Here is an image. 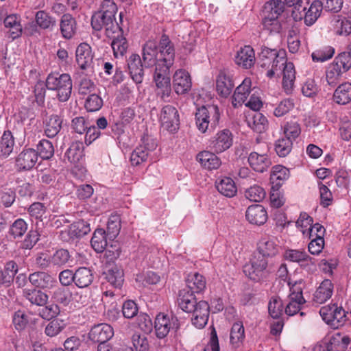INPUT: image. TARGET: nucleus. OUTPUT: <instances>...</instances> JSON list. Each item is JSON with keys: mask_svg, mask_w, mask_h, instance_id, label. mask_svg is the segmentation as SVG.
<instances>
[{"mask_svg": "<svg viewBox=\"0 0 351 351\" xmlns=\"http://www.w3.org/2000/svg\"><path fill=\"white\" fill-rule=\"evenodd\" d=\"M245 217L250 223L261 226L267 221V213L262 205L253 204L247 208Z\"/></svg>", "mask_w": 351, "mask_h": 351, "instance_id": "nucleus-22", "label": "nucleus"}, {"mask_svg": "<svg viewBox=\"0 0 351 351\" xmlns=\"http://www.w3.org/2000/svg\"><path fill=\"white\" fill-rule=\"evenodd\" d=\"M38 160L37 153L32 148H24L15 158V167L19 171H29Z\"/></svg>", "mask_w": 351, "mask_h": 351, "instance_id": "nucleus-11", "label": "nucleus"}, {"mask_svg": "<svg viewBox=\"0 0 351 351\" xmlns=\"http://www.w3.org/2000/svg\"><path fill=\"white\" fill-rule=\"evenodd\" d=\"M27 230V223L23 219H18L11 225L9 233L14 239H16L23 237Z\"/></svg>", "mask_w": 351, "mask_h": 351, "instance_id": "nucleus-58", "label": "nucleus"}, {"mask_svg": "<svg viewBox=\"0 0 351 351\" xmlns=\"http://www.w3.org/2000/svg\"><path fill=\"white\" fill-rule=\"evenodd\" d=\"M91 26L95 31H100L103 27L106 29V35L110 37L111 34H114L116 29L122 32V29L117 22H113L110 18L101 12H95L91 18Z\"/></svg>", "mask_w": 351, "mask_h": 351, "instance_id": "nucleus-12", "label": "nucleus"}, {"mask_svg": "<svg viewBox=\"0 0 351 351\" xmlns=\"http://www.w3.org/2000/svg\"><path fill=\"white\" fill-rule=\"evenodd\" d=\"M158 62L157 64L171 67L174 62V45L166 34H162L158 44Z\"/></svg>", "mask_w": 351, "mask_h": 351, "instance_id": "nucleus-8", "label": "nucleus"}, {"mask_svg": "<svg viewBox=\"0 0 351 351\" xmlns=\"http://www.w3.org/2000/svg\"><path fill=\"white\" fill-rule=\"evenodd\" d=\"M52 265L57 268H62L72 262L69 252L65 249L57 250L53 254H51Z\"/></svg>", "mask_w": 351, "mask_h": 351, "instance_id": "nucleus-43", "label": "nucleus"}, {"mask_svg": "<svg viewBox=\"0 0 351 351\" xmlns=\"http://www.w3.org/2000/svg\"><path fill=\"white\" fill-rule=\"evenodd\" d=\"M274 263L260 254L254 252L250 262L243 266V272L252 280L259 282L274 271Z\"/></svg>", "mask_w": 351, "mask_h": 351, "instance_id": "nucleus-4", "label": "nucleus"}, {"mask_svg": "<svg viewBox=\"0 0 351 351\" xmlns=\"http://www.w3.org/2000/svg\"><path fill=\"white\" fill-rule=\"evenodd\" d=\"M252 82L250 78H245L243 82L238 86L232 97V104L234 108H237L243 105L250 94Z\"/></svg>", "mask_w": 351, "mask_h": 351, "instance_id": "nucleus-21", "label": "nucleus"}, {"mask_svg": "<svg viewBox=\"0 0 351 351\" xmlns=\"http://www.w3.org/2000/svg\"><path fill=\"white\" fill-rule=\"evenodd\" d=\"M65 327L64 321L59 319L51 320L45 328V334L49 337H55L58 335Z\"/></svg>", "mask_w": 351, "mask_h": 351, "instance_id": "nucleus-59", "label": "nucleus"}, {"mask_svg": "<svg viewBox=\"0 0 351 351\" xmlns=\"http://www.w3.org/2000/svg\"><path fill=\"white\" fill-rule=\"evenodd\" d=\"M35 21L36 24L43 29H51L56 24L55 18L44 10H39L36 12Z\"/></svg>", "mask_w": 351, "mask_h": 351, "instance_id": "nucleus-50", "label": "nucleus"}, {"mask_svg": "<svg viewBox=\"0 0 351 351\" xmlns=\"http://www.w3.org/2000/svg\"><path fill=\"white\" fill-rule=\"evenodd\" d=\"M250 166L256 172L263 173L271 166V162L266 154L252 152L248 157Z\"/></svg>", "mask_w": 351, "mask_h": 351, "instance_id": "nucleus-23", "label": "nucleus"}, {"mask_svg": "<svg viewBox=\"0 0 351 351\" xmlns=\"http://www.w3.org/2000/svg\"><path fill=\"white\" fill-rule=\"evenodd\" d=\"M332 22L337 34L347 36L351 32V22L346 18H341L339 16H335Z\"/></svg>", "mask_w": 351, "mask_h": 351, "instance_id": "nucleus-52", "label": "nucleus"}, {"mask_svg": "<svg viewBox=\"0 0 351 351\" xmlns=\"http://www.w3.org/2000/svg\"><path fill=\"white\" fill-rule=\"evenodd\" d=\"M23 296L32 304L44 306L48 300V295L36 288H25L23 290Z\"/></svg>", "mask_w": 351, "mask_h": 351, "instance_id": "nucleus-30", "label": "nucleus"}, {"mask_svg": "<svg viewBox=\"0 0 351 351\" xmlns=\"http://www.w3.org/2000/svg\"><path fill=\"white\" fill-rule=\"evenodd\" d=\"M93 271L88 267H80L75 271V285L79 288L89 287L94 280Z\"/></svg>", "mask_w": 351, "mask_h": 351, "instance_id": "nucleus-29", "label": "nucleus"}, {"mask_svg": "<svg viewBox=\"0 0 351 351\" xmlns=\"http://www.w3.org/2000/svg\"><path fill=\"white\" fill-rule=\"evenodd\" d=\"M286 4L293 7L291 16L295 21L304 19L307 26H311L320 16L324 3L315 0L310 4V0H285Z\"/></svg>", "mask_w": 351, "mask_h": 351, "instance_id": "nucleus-3", "label": "nucleus"}, {"mask_svg": "<svg viewBox=\"0 0 351 351\" xmlns=\"http://www.w3.org/2000/svg\"><path fill=\"white\" fill-rule=\"evenodd\" d=\"M177 302L183 311L193 313L191 322L195 327L202 328L206 325L210 311V306L207 302H197L193 292L183 289L178 293Z\"/></svg>", "mask_w": 351, "mask_h": 351, "instance_id": "nucleus-2", "label": "nucleus"}, {"mask_svg": "<svg viewBox=\"0 0 351 351\" xmlns=\"http://www.w3.org/2000/svg\"><path fill=\"white\" fill-rule=\"evenodd\" d=\"M325 74L327 84L335 87L339 83L343 73L338 66L332 62L327 66Z\"/></svg>", "mask_w": 351, "mask_h": 351, "instance_id": "nucleus-44", "label": "nucleus"}, {"mask_svg": "<svg viewBox=\"0 0 351 351\" xmlns=\"http://www.w3.org/2000/svg\"><path fill=\"white\" fill-rule=\"evenodd\" d=\"M289 302L285 308V313L289 316H293L298 313H300L301 316L305 315L304 312L300 311L302 309V305L306 302H301L300 300H292L291 298H288Z\"/></svg>", "mask_w": 351, "mask_h": 351, "instance_id": "nucleus-61", "label": "nucleus"}, {"mask_svg": "<svg viewBox=\"0 0 351 351\" xmlns=\"http://www.w3.org/2000/svg\"><path fill=\"white\" fill-rule=\"evenodd\" d=\"M63 119L58 114H51L44 121V132L48 138H54L62 129Z\"/></svg>", "mask_w": 351, "mask_h": 351, "instance_id": "nucleus-28", "label": "nucleus"}, {"mask_svg": "<svg viewBox=\"0 0 351 351\" xmlns=\"http://www.w3.org/2000/svg\"><path fill=\"white\" fill-rule=\"evenodd\" d=\"M103 106L102 99L97 94L90 95L86 100L85 108L89 112L99 110Z\"/></svg>", "mask_w": 351, "mask_h": 351, "instance_id": "nucleus-63", "label": "nucleus"}, {"mask_svg": "<svg viewBox=\"0 0 351 351\" xmlns=\"http://www.w3.org/2000/svg\"><path fill=\"white\" fill-rule=\"evenodd\" d=\"M350 341L348 336L342 335L339 332L335 333L327 342L328 351H346Z\"/></svg>", "mask_w": 351, "mask_h": 351, "instance_id": "nucleus-32", "label": "nucleus"}, {"mask_svg": "<svg viewBox=\"0 0 351 351\" xmlns=\"http://www.w3.org/2000/svg\"><path fill=\"white\" fill-rule=\"evenodd\" d=\"M28 280L34 288L50 289L56 283L54 277L45 271H35L30 274Z\"/></svg>", "mask_w": 351, "mask_h": 351, "instance_id": "nucleus-16", "label": "nucleus"}, {"mask_svg": "<svg viewBox=\"0 0 351 351\" xmlns=\"http://www.w3.org/2000/svg\"><path fill=\"white\" fill-rule=\"evenodd\" d=\"M37 157L38 156L43 160H49L54 155V147L52 143L46 139H42L37 145Z\"/></svg>", "mask_w": 351, "mask_h": 351, "instance_id": "nucleus-47", "label": "nucleus"}, {"mask_svg": "<svg viewBox=\"0 0 351 351\" xmlns=\"http://www.w3.org/2000/svg\"><path fill=\"white\" fill-rule=\"evenodd\" d=\"M83 146L80 142H73L67 149L64 157L71 163H76L83 156Z\"/></svg>", "mask_w": 351, "mask_h": 351, "instance_id": "nucleus-48", "label": "nucleus"}, {"mask_svg": "<svg viewBox=\"0 0 351 351\" xmlns=\"http://www.w3.org/2000/svg\"><path fill=\"white\" fill-rule=\"evenodd\" d=\"M127 66L131 77L136 84L142 82L144 75L143 65L139 55L132 53L127 60Z\"/></svg>", "mask_w": 351, "mask_h": 351, "instance_id": "nucleus-19", "label": "nucleus"}, {"mask_svg": "<svg viewBox=\"0 0 351 351\" xmlns=\"http://www.w3.org/2000/svg\"><path fill=\"white\" fill-rule=\"evenodd\" d=\"M285 3L280 0H271L266 2L263 9V16L278 18L285 10Z\"/></svg>", "mask_w": 351, "mask_h": 351, "instance_id": "nucleus-36", "label": "nucleus"}, {"mask_svg": "<svg viewBox=\"0 0 351 351\" xmlns=\"http://www.w3.org/2000/svg\"><path fill=\"white\" fill-rule=\"evenodd\" d=\"M280 247L276 239L271 237H263L258 243L257 252L256 253L263 255L269 259L275 256L279 252Z\"/></svg>", "mask_w": 351, "mask_h": 351, "instance_id": "nucleus-20", "label": "nucleus"}, {"mask_svg": "<svg viewBox=\"0 0 351 351\" xmlns=\"http://www.w3.org/2000/svg\"><path fill=\"white\" fill-rule=\"evenodd\" d=\"M336 66L341 69L345 73L351 69V54L350 52H342L339 53L332 62Z\"/></svg>", "mask_w": 351, "mask_h": 351, "instance_id": "nucleus-56", "label": "nucleus"}, {"mask_svg": "<svg viewBox=\"0 0 351 351\" xmlns=\"http://www.w3.org/2000/svg\"><path fill=\"white\" fill-rule=\"evenodd\" d=\"M192 86L189 73L184 69L177 70L173 75V88L178 95L188 93Z\"/></svg>", "mask_w": 351, "mask_h": 351, "instance_id": "nucleus-13", "label": "nucleus"}, {"mask_svg": "<svg viewBox=\"0 0 351 351\" xmlns=\"http://www.w3.org/2000/svg\"><path fill=\"white\" fill-rule=\"evenodd\" d=\"M235 62L244 69L251 68L255 62V54L252 47L247 45L241 48L235 57Z\"/></svg>", "mask_w": 351, "mask_h": 351, "instance_id": "nucleus-26", "label": "nucleus"}, {"mask_svg": "<svg viewBox=\"0 0 351 351\" xmlns=\"http://www.w3.org/2000/svg\"><path fill=\"white\" fill-rule=\"evenodd\" d=\"M90 232V227L88 222L80 219L71 224L67 230L62 232L61 235L66 234L70 239L81 238Z\"/></svg>", "mask_w": 351, "mask_h": 351, "instance_id": "nucleus-24", "label": "nucleus"}, {"mask_svg": "<svg viewBox=\"0 0 351 351\" xmlns=\"http://www.w3.org/2000/svg\"><path fill=\"white\" fill-rule=\"evenodd\" d=\"M105 278L114 287L121 288L123 284V269L114 266L104 272Z\"/></svg>", "mask_w": 351, "mask_h": 351, "instance_id": "nucleus-42", "label": "nucleus"}, {"mask_svg": "<svg viewBox=\"0 0 351 351\" xmlns=\"http://www.w3.org/2000/svg\"><path fill=\"white\" fill-rule=\"evenodd\" d=\"M186 289H189L193 293L195 292L199 293L202 291L206 287L205 278L198 273L189 275L186 278Z\"/></svg>", "mask_w": 351, "mask_h": 351, "instance_id": "nucleus-39", "label": "nucleus"}, {"mask_svg": "<svg viewBox=\"0 0 351 351\" xmlns=\"http://www.w3.org/2000/svg\"><path fill=\"white\" fill-rule=\"evenodd\" d=\"M333 101L339 105H346L351 102V83L340 84L334 92Z\"/></svg>", "mask_w": 351, "mask_h": 351, "instance_id": "nucleus-34", "label": "nucleus"}, {"mask_svg": "<svg viewBox=\"0 0 351 351\" xmlns=\"http://www.w3.org/2000/svg\"><path fill=\"white\" fill-rule=\"evenodd\" d=\"M266 193L263 188L254 185L245 191V196L252 202H259L265 197Z\"/></svg>", "mask_w": 351, "mask_h": 351, "instance_id": "nucleus-57", "label": "nucleus"}, {"mask_svg": "<svg viewBox=\"0 0 351 351\" xmlns=\"http://www.w3.org/2000/svg\"><path fill=\"white\" fill-rule=\"evenodd\" d=\"M75 19L70 14H64L60 20V29L63 38H71L76 32Z\"/></svg>", "mask_w": 351, "mask_h": 351, "instance_id": "nucleus-25", "label": "nucleus"}, {"mask_svg": "<svg viewBox=\"0 0 351 351\" xmlns=\"http://www.w3.org/2000/svg\"><path fill=\"white\" fill-rule=\"evenodd\" d=\"M121 230V219L118 215L110 217L107 223L106 234L110 241H113L119 234Z\"/></svg>", "mask_w": 351, "mask_h": 351, "instance_id": "nucleus-51", "label": "nucleus"}, {"mask_svg": "<svg viewBox=\"0 0 351 351\" xmlns=\"http://www.w3.org/2000/svg\"><path fill=\"white\" fill-rule=\"evenodd\" d=\"M340 306L337 304H332L330 305L322 306L319 310V314L323 320L328 324L332 323V319H334L335 314L338 311Z\"/></svg>", "mask_w": 351, "mask_h": 351, "instance_id": "nucleus-62", "label": "nucleus"}, {"mask_svg": "<svg viewBox=\"0 0 351 351\" xmlns=\"http://www.w3.org/2000/svg\"><path fill=\"white\" fill-rule=\"evenodd\" d=\"M335 54V49L331 46H324L312 53L311 57L314 62H325L330 59Z\"/></svg>", "mask_w": 351, "mask_h": 351, "instance_id": "nucleus-54", "label": "nucleus"}, {"mask_svg": "<svg viewBox=\"0 0 351 351\" xmlns=\"http://www.w3.org/2000/svg\"><path fill=\"white\" fill-rule=\"evenodd\" d=\"M108 239L106 231L103 228L96 229L90 240L92 247L97 253L103 252L108 246Z\"/></svg>", "mask_w": 351, "mask_h": 351, "instance_id": "nucleus-38", "label": "nucleus"}, {"mask_svg": "<svg viewBox=\"0 0 351 351\" xmlns=\"http://www.w3.org/2000/svg\"><path fill=\"white\" fill-rule=\"evenodd\" d=\"M147 161L151 162V156L143 151L142 147H136L132 152L130 156L132 165L138 166Z\"/></svg>", "mask_w": 351, "mask_h": 351, "instance_id": "nucleus-55", "label": "nucleus"}, {"mask_svg": "<svg viewBox=\"0 0 351 351\" xmlns=\"http://www.w3.org/2000/svg\"><path fill=\"white\" fill-rule=\"evenodd\" d=\"M248 125L257 133H263L268 127V121L263 114L256 112L252 119L248 120Z\"/></svg>", "mask_w": 351, "mask_h": 351, "instance_id": "nucleus-45", "label": "nucleus"}, {"mask_svg": "<svg viewBox=\"0 0 351 351\" xmlns=\"http://www.w3.org/2000/svg\"><path fill=\"white\" fill-rule=\"evenodd\" d=\"M216 188L221 195L228 197H232L237 193V188L234 180L228 177L217 180L216 182Z\"/></svg>", "mask_w": 351, "mask_h": 351, "instance_id": "nucleus-35", "label": "nucleus"}, {"mask_svg": "<svg viewBox=\"0 0 351 351\" xmlns=\"http://www.w3.org/2000/svg\"><path fill=\"white\" fill-rule=\"evenodd\" d=\"M156 64L154 73V81L156 86V95L165 101L169 100L171 93L170 68Z\"/></svg>", "mask_w": 351, "mask_h": 351, "instance_id": "nucleus-7", "label": "nucleus"}, {"mask_svg": "<svg viewBox=\"0 0 351 351\" xmlns=\"http://www.w3.org/2000/svg\"><path fill=\"white\" fill-rule=\"evenodd\" d=\"M333 292V285L330 280L322 281L314 293V301L318 304L324 303L331 298Z\"/></svg>", "mask_w": 351, "mask_h": 351, "instance_id": "nucleus-33", "label": "nucleus"}, {"mask_svg": "<svg viewBox=\"0 0 351 351\" xmlns=\"http://www.w3.org/2000/svg\"><path fill=\"white\" fill-rule=\"evenodd\" d=\"M197 160L201 165L208 170L217 169L221 165L220 158L214 153L208 151H203L197 155Z\"/></svg>", "mask_w": 351, "mask_h": 351, "instance_id": "nucleus-31", "label": "nucleus"}, {"mask_svg": "<svg viewBox=\"0 0 351 351\" xmlns=\"http://www.w3.org/2000/svg\"><path fill=\"white\" fill-rule=\"evenodd\" d=\"M143 61L145 67L156 66L158 62V44L154 40H147L143 47Z\"/></svg>", "mask_w": 351, "mask_h": 351, "instance_id": "nucleus-18", "label": "nucleus"}, {"mask_svg": "<svg viewBox=\"0 0 351 351\" xmlns=\"http://www.w3.org/2000/svg\"><path fill=\"white\" fill-rule=\"evenodd\" d=\"M233 143V136L232 132L224 129L217 133L213 139L210 141V147L217 153H221L228 149Z\"/></svg>", "mask_w": 351, "mask_h": 351, "instance_id": "nucleus-14", "label": "nucleus"}, {"mask_svg": "<svg viewBox=\"0 0 351 351\" xmlns=\"http://www.w3.org/2000/svg\"><path fill=\"white\" fill-rule=\"evenodd\" d=\"M76 62L82 70H86L92 67L93 55L91 47L87 43H81L75 51Z\"/></svg>", "mask_w": 351, "mask_h": 351, "instance_id": "nucleus-17", "label": "nucleus"}, {"mask_svg": "<svg viewBox=\"0 0 351 351\" xmlns=\"http://www.w3.org/2000/svg\"><path fill=\"white\" fill-rule=\"evenodd\" d=\"M15 145L14 138L10 130L5 131L0 139V156L8 158L13 152Z\"/></svg>", "mask_w": 351, "mask_h": 351, "instance_id": "nucleus-37", "label": "nucleus"}, {"mask_svg": "<svg viewBox=\"0 0 351 351\" xmlns=\"http://www.w3.org/2000/svg\"><path fill=\"white\" fill-rule=\"evenodd\" d=\"M46 86L49 90L57 92V98L60 102L68 101L71 95L72 80L67 73H49L46 79Z\"/></svg>", "mask_w": 351, "mask_h": 351, "instance_id": "nucleus-5", "label": "nucleus"}, {"mask_svg": "<svg viewBox=\"0 0 351 351\" xmlns=\"http://www.w3.org/2000/svg\"><path fill=\"white\" fill-rule=\"evenodd\" d=\"M179 327L180 323L176 316L171 315V317H169L160 313L157 315L155 319L154 328L158 338H165L171 329L178 330Z\"/></svg>", "mask_w": 351, "mask_h": 351, "instance_id": "nucleus-9", "label": "nucleus"}, {"mask_svg": "<svg viewBox=\"0 0 351 351\" xmlns=\"http://www.w3.org/2000/svg\"><path fill=\"white\" fill-rule=\"evenodd\" d=\"M245 339V330L241 322H235L230 330V342L234 348L240 347Z\"/></svg>", "mask_w": 351, "mask_h": 351, "instance_id": "nucleus-41", "label": "nucleus"}, {"mask_svg": "<svg viewBox=\"0 0 351 351\" xmlns=\"http://www.w3.org/2000/svg\"><path fill=\"white\" fill-rule=\"evenodd\" d=\"M258 63L263 68L267 69V75L272 77L278 71L282 73V87L287 94H290L293 88L295 71L292 62H287L285 51H278L263 47L258 54Z\"/></svg>", "mask_w": 351, "mask_h": 351, "instance_id": "nucleus-1", "label": "nucleus"}, {"mask_svg": "<svg viewBox=\"0 0 351 351\" xmlns=\"http://www.w3.org/2000/svg\"><path fill=\"white\" fill-rule=\"evenodd\" d=\"M159 119L162 127L170 132H176L179 129V113L171 105H166L162 108Z\"/></svg>", "mask_w": 351, "mask_h": 351, "instance_id": "nucleus-10", "label": "nucleus"}, {"mask_svg": "<svg viewBox=\"0 0 351 351\" xmlns=\"http://www.w3.org/2000/svg\"><path fill=\"white\" fill-rule=\"evenodd\" d=\"M132 342L136 351H148L149 343L144 335L134 333L132 337Z\"/></svg>", "mask_w": 351, "mask_h": 351, "instance_id": "nucleus-64", "label": "nucleus"}, {"mask_svg": "<svg viewBox=\"0 0 351 351\" xmlns=\"http://www.w3.org/2000/svg\"><path fill=\"white\" fill-rule=\"evenodd\" d=\"M292 145L291 138L282 136L275 141V151L280 157H285L291 152Z\"/></svg>", "mask_w": 351, "mask_h": 351, "instance_id": "nucleus-46", "label": "nucleus"}, {"mask_svg": "<svg viewBox=\"0 0 351 351\" xmlns=\"http://www.w3.org/2000/svg\"><path fill=\"white\" fill-rule=\"evenodd\" d=\"M111 46L114 57L118 58L125 55L128 48V43L127 39L121 34L117 37L114 36Z\"/></svg>", "mask_w": 351, "mask_h": 351, "instance_id": "nucleus-49", "label": "nucleus"}, {"mask_svg": "<svg viewBox=\"0 0 351 351\" xmlns=\"http://www.w3.org/2000/svg\"><path fill=\"white\" fill-rule=\"evenodd\" d=\"M220 119L217 106L208 105L197 108L195 112V124L202 133L213 130Z\"/></svg>", "mask_w": 351, "mask_h": 351, "instance_id": "nucleus-6", "label": "nucleus"}, {"mask_svg": "<svg viewBox=\"0 0 351 351\" xmlns=\"http://www.w3.org/2000/svg\"><path fill=\"white\" fill-rule=\"evenodd\" d=\"M114 335L112 327L108 324H99L95 325L88 333V338L94 342L108 341Z\"/></svg>", "mask_w": 351, "mask_h": 351, "instance_id": "nucleus-15", "label": "nucleus"}, {"mask_svg": "<svg viewBox=\"0 0 351 351\" xmlns=\"http://www.w3.org/2000/svg\"><path fill=\"white\" fill-rule=\"evenodd\" d=\"M234 86L232 77L224 72H221L216 80V89L219 95L227 97Z\"/></svg>", "mask_w": 351, "mask_h": 351, "instance_id": "nucleus-27", "label": "nucleus"}, {"mask_svg": "<svg viewBox=\"0 0 351 351\" xmlns=\"http://www.w3.org/2000/svg\"><path fill=\"white\" fill-rule=\"evenodd\" d=\"M158 144L156 140L153 137L144 135L141 138V143L138 146L142 147L143 151L151 156V162H155L158 160V154L156 152Z\"/></svg>", "mask_w": 351, "mask_h": 351, "instance_id": "nucleus-40", "label": "nucleus"}, {"mask_svg": "<svg viewBox=\"0 0 351 351\" xmlns=\"http://www.w3.org/2000/svg\"><path fill=\"white\" fill-rule=\"evenodd\" d=\"M284 310V306L282 300L279 297L271 298L268 304V311L270 316L274 319L279 318Z\"/></svg>", "mask_w": 351, "mask_h": 351, "instance_id": "nucleus-53", "label": "nucleus"}, {"mask_svg": "<svg viewBox=\"0 0 351 351\" xmlns=\"http://www.w3.org/2000/svg\"><path fill=\"white\" fill-rule=\"evenodd\" d=\"M99 12L115 22V14L117 12V5L112 0H104Z\"/></svg>", "mask_w": 351, "mask_h": 351, "instance_id": "nucleus-60", "label": "nucleus"}]
</instances>
